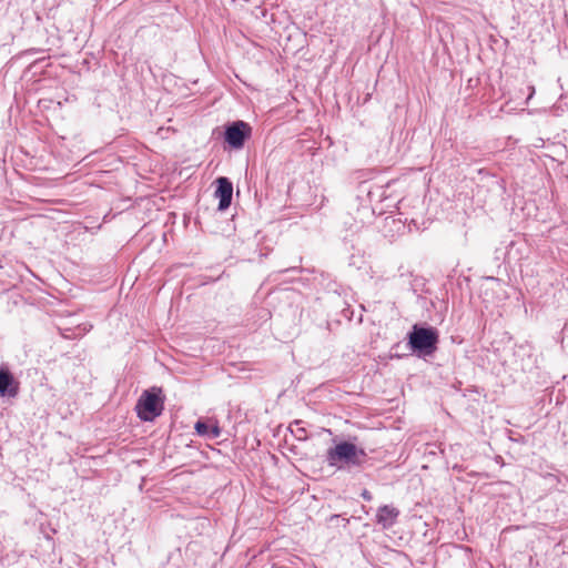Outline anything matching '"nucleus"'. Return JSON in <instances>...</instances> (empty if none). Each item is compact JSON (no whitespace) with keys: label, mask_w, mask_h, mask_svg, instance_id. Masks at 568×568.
Returning a JSON list of instances; mask_svg holds the SVG:
<instances>
[{"label":"nucleus","mask_w":568,"mask_h":568,"mask_svg":"<svg viewBox=\"0 0 568 568\" xmlns=\"http://www.w3.org/2000/svg\"><path fill=\"white\" fill-rule=\"evenodd\" d=\"M303 433H306V432H305V428H302V429L300 430V434H303Z\"/></svg>","instance_id":"ddd939ff"},{"label":"nucleus","mask_w":568,"mask_h":568,"mask_svg":"<svg viewBox=\"0 0 568 568\" xmlns=\"http://www.w3.org/2000/svg\"><path fill=\"white\" fill-rule=\"evenodd\" d=\"M251 135V125L242 120L231 122L224 128V141L235 150L242 149Z\"/></svg>","instance_id":"20e7f679"},{"label":"nucleus","mask_w":568,"mask_h":568,"mask_svg":"<svg viewBox=\"0 0 568 568\" xmlns=\"http://www.w3.org/2000/svg\"><path fill=\"white\" fill-rule=\"evenodd\" d=\"M400 511L398 508L390 505H383L378 507L376 513V524L382 526L384 529L393 527Z\"/></svg>","instance_id":"0eeeda50"},{"label":"nucleus","mask_w":568,"mask_h":568,"mask_svg":"<svg viewBox=\"0 0 568 568\" xmlns=\"http://www.w3.org/2000/svg\"><path fill=\"white\" fill-rule=\"evenodd\" d=\"M221 434V429L217 425V423H213L210 425V429H209V439H214V438H217Z\"/></svg>","instance_id":"1a4fd4ad"},{"label":"nucleus","mask_w":568,"mask_h":568,"mask_svg":"<svg viewBox=\"0 0 568 568\" xmlns=\"http://www.w3.org/2000/svg\"><path fill=\"white\" fill-rule=\"evenodd\" d=\"M296 271H297V267H294V266H293V267H287V268H285V270H282V271H280V273H284V272H296Z\"/></svg>","instance_id":"9b49d317"},{"label":"nucleus","mask_w":568,"mask_h":568,"mask_svg":"<svg viewBox=\"0 0 568 568\" xmlns=\"http://www.w3.org/2000/svg\"><path fill=\"white\" fill-rule=\"evenodd\" d=\"M20 390V383L8 368H0V396L14 398Z\"/></svg>","instance_id":"423d86ee"},{"label":"nucleus","mask_w":568,"mask_h":568,"mask_svg":"<svg viewBox=\"0 0 568 568\" xmlns=\"http://www.w3.org/2000/svg\"><path fill=\"white\" fill-rule=\"evenodd\" d=\"M210 423L207 420H202V419H199L195 425H194V429L196 432L197 435L200 436H203V437H209V429H210Z\"/></svg>","instance_id":"6e6552de"},{"label":"nucleus","mask_w":568,"mask_h":568,"mask_svg":"<svg viewBox=\"0 0 568 568\" xmlns=\"http://www.w3.org/2000/svg\"><path fill=\"white\" fill-rule=\"evenodd\" d=\"M530 90H531V93H530L529 98L534 94V92H535V88H534V87H530Z\"/></svg>","instance_id":"f8f14e48"},{"label":"nucleus","mask_w":568,"mask_h":568,"mask_svg":"<svg viewBox=\"0 0 568 568\" xmlns=\"http://www.w3.org/2000/svg\"><path fill=\"white\" fill-rule=\"evenodd\" d=\"M214 195L219 199V211H225L230 207L233 196V184L229 178L220 176L216 179V190Z\"/></svg>","instance_id":"39448f33"},{"label":"nucleus","mask_w":568,"mask_h":568,"mask_svg":"<svg viewBox=\"0 0 568 568\" xmlns=\"http://www.w3.org/2000/svg\"><path fill=\"white\" fill-rule=\"evenodd\" d=\"M164 409L162 388L152 387L144 390L135 404L138 417L143 422H153Z\"/></svg>","instance_id":"7ed1b4c3"},{"label":"nucleus","mask_w":568,"mask_h":568,"mask_svg":"<svg viewBox=\"0 0 568 568\" xmlns=\"http://www.w3.org/2000/svg\"><path fill=\"white\" fill-rule=\"evenodd\" d=\"M303 433H306V432H305V428H302V429L300 430V434H303Z\"/></svg>","instance_id":"4468645a"},{"label":"nucleus","mask_w":568,"mask_h":568,"mask_svg":"<svg viewBox=\"0 0 568 568\" xmlns=\"http://www.w3.org/2000/svg\"><path fill=\"white\" fill-rule=\"evenodd\" d=\"M369 459L364 448L347 440L341 442L334 447H329L325 455V460L328 466L335 467L338 470L345 469L348 471L364 469Z\"/></svg>","instance_id":"f257e3e1"},{"label":"nucleus","mask_w":568,"mask_h":568,"mask_svg":"<svg viewBox=\"0 0 568 568\" xmlns=\"http://www.w3.org/2000/svg\"><path fill=\"white\" fill-rule=\"evenodd\" d=\"M338 517H339V515H334V516H332L331 519L338 518Z\"/></svg>","instance_id":"2eb2a0df"},{"label":"nucleus","mask_w":568,"mask_h":568,"mask_svg":"<svg viewBox=\"0 0 568 568\" xmlns=\"http://www.w3.org/2000/svg\"><path fill=\"white\" fill-rule=\"evenodd\" d=\"M362 498L367 500V501H371L373 499V496L371 494V491H368L367 489H364L361 494Z\"/></svg>","instance_id":"9d476101"},{"label":"nucleus","mask_w":568,"mask_h":568,"mask_svg":"<svg viewBox=\"0 0 568 568\" xmlns=\"http://www.w3.org/2000/svg\"><path fill=\"white\" fill-rule=\"evenodd\" d=\"M407 346L417 357L433 356L439 344V331L427 324H414L407 333Z\"/></svg>","instance_id":"f03ea898"}]
</instances>
